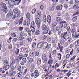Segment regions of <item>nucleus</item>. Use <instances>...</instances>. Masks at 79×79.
<instances>
[{"label": "nucleus", "instance_id": "f257e3e1", "mask_svg": "<svg viewBox=\"0 0 79 79\" xmlns=\"http://www.w3.org/2000/svg\"><path fill=\"white\" fill-rule=\"evenodd\" d=\"M35 23L37 25V27L38 29H39L40 27V25L41 23H42V20L38 18H36L35 19Z\"/></svg>", "mask_w": 79, "mask_h": 79}, {"label": "nucleus", "instance_id": "f03ea898", "mask_svg": "<svg viewBox=\"0 0 79 79\" xmlns=\"http://www.w3.org/2000/svg\"><path fill=\"white\" fill-rule=\"evenodd\" d=\"M1 6L2 8V10L3 12H5V13H6L8 12V9L6 5L3 2L1 3Z\"/></svg>", "mask_w": 79, "mask_h": 79}, {"label": "nucleus", "instance_id": "7ed1b4c3", "mask_svg": "<svg viewBox=\"0 0 79 79\" xmlns=\"http://www.w3.org/2000/svg\"><path fill=\"white\" fill-rule=\"evenodd\" d=\"M30 16H31V14L29 13H27L26 18H28V19L27 20V26H29L30 25V23L31 22V19H30Z\"/></svg>", "mask_w": 79, "mask_h": 79}, {"label": "nucleus", "instance_id": "20e7f679", "mask_svg": "<svg viewBox=\"0 0 79 79\" xmlns=\"http://www.w3.org/2000/svg\"><path fill=\"white\" fill-rule=\"evenodd\" d=\"M46 44V43H45L44 42H41L38 44L37 47L38 48H42V47H44V45H45Z\"/></svg>", "mask_w": 79, "mask_h": 79}, {"label": "nucleus", "instance_id": "39448f33", "mask_svg": "<svg viewBox=\"0 0 79 79\" xmlns=\"http://www.w3.org/2000/svg\"><path fill=\"white\" fill-rule=\"evenodd\" d=\"M62 38L64 39L65 40H68V39H69V35L68 34V31L64 33Z\"/></svg>", "mask_w": 79, "mask_h": 79}, {"label": "nucleus", "instance_id": "423d86ee", "mask_svg": "<svg viewBox=\"0 0 79 79\" xmlns=\"http://www.w3.org/2000/svg\"><path fill=\"white\" fill-rule=\"evenodd\" d=\"M23 21V17H22L20 19V21L18 19L16 20L15 21V23L16 24H19V25H21V24H22Z\"/></svg>", "mask_w": 79, "mask_h": 79}, {"label": "nucleus", "instance_id": "0eeeda50", "mask_svg": "<svg viewBox=\"0 0 79 79\" xmlns=\"http://www.w3.org/2000/svg\"><path fill=\"white\" fill-rule=\"evenodd\" d=\"M56 49L57 50H58V51H59L60 52H62V51H63V47L61 46L60 44H58V47L56 48Z\"/></svg>", "mask_w": 79, "mask_h": 79}, {"label": "nucleus", "instance_id": "6e6552de", "mask_svg": "<svg viewBox=\"0 0 79 79\" xmlns=\"http://www.w3.org/2000/svg\"><path fill=\"white\" fill-rule=\"evenodd\" d=\"M66 22L65 21H61L59 24V27L60 29H62L63 26V24H66Z\"/></svg>", "mask_w": 79, "mask_h": 79}, {"label": "nucleus", "instance_id": "1a4fd4ad", "mask_svg": "<svg viewBox=\"0 0 79 79\" xmlns=\"http://www.w3.org/2000/svg\"><path fill=\"white\" fill-rule=\"evenodd\" d=\"M27 60H28L27 63L28 64H31L32 63L34 62L33 59L30 57H27Z\"/></svg>", "mask_w": 79, "mask_h": 79}, {"label": "nucleus", "instance_id": "9d476101", "mask_svg": "<svg viewBox=\"0 0 79 79\" xmlns=\"http://www.w3.org/2000/svg\"><path fill=\"white\" fill-rule=\"evenodd\" d=\"M54 57H55L52 56L51 57L49 58L51 59H50L48 61V64H53L54 61L53 59H54Z\"/></svg>", "mask_w": 79, "mask_h": 79}, {"label": "nucleus", "instance_id": "9b49d317", "mask_svg": "<svg viewBox=\"0 0 79 79\" xmlns=\"http://www.w3.org/2000/svg\"><path fill=\"white\" fill-rule=\"evenodd\" d=\"M15 2L13 0H9L8 1V3L9 5H11L12 6H14L15 4Z\"/></svg>", "mask_w": 79, "mask_h": 79}, {"label": "nucleus", "instance_id": "f8f14e48", "mask_svg": "<svg viewBox=\"0 0 79 79\" xmlns=\"http://www.w3.org/2000/svg\"><path fill=\"white\" fill-rule=\"evenodd\" d=\"M20 37L19 38V40H20V41L21 40H24V36H23V34L22 33H20Z\"/></svg>", "mask_w": 79, "mask_h": 79}, {"label": "nucleus", "instance_id": "ddd939ff", "mask_svg": "<svg viewBox=\"0 0 79 79\" xmlns=\"http://www.w3.org/2000/svg\"><path fill=\"white\" fill-rule=\"evenodd\" d=\"M49 29V27L48 26H47L46 29L44 30V31L43 32L44 34H48V31Z\"/></svg>", "mask_w": 79, "mask_h": 79}, {"label": "nucleus", "instance_id": "4468645a", "mask_svg": "<svg viewBox=\"0 0 79 79\" xmlns=\"http://www.w3.org/2000/svg\"><path fill=\"white\" fill-rule=\"evenodd\" d=\"M56 53V50H54L50 54L49 58L53 57L54 56L53 55H55V54Z\"/></svg>", "mask_w": 79, "mask_h": 79}, {"label": "nucleus", "instance_id": "2eb2a0df", "mask_svg": "<svg viewBox=\"0 0 79 79\" xmlns=\"http://www.w3.org/2000/svg\"><path fill=\"white\" fill-rule=\"evenodd\" d=\"M44 43H46V44L44 45V47H45L44 49H49L50 48V44H48V43L46 42H44Z\"/></svg>", "mask_w": 79, "mask_h": 79}, {"label": "nucleus", "instance_id": "dca6fc26", "mask_svg": "<svg viewBox=\"0 0 79 79\" xmlns=\"http://www.w3.org/2000/svg\"><path fill=\"white\" fill-rule=\"evenodd\" d=\"M34 73L35 74L34 77L35 78H37L39 76V72H38V70H36L35 71Z\"/></svg>", "mask_w": 79, "mask_h": 79}, {"label": "nucleus", "instance_id": "f3484780", "mask_svg": "<svg viewBox=\"0 0 79 79\" xmlns=\"http://www.w3.org/2000/svg\"><path fill=\"white\" fill-rule=\"evenodd\" d=\"M47 20L48 23H50L51 22V17L50 15H48L47 17Z\"/></svg>", "mask_w": 79, "mask_h": 79}, {"label": "nucleus", "instance_id": "a211bd4d", "mask_svg": "<svg viewBox=\"0 0 79 79\" xmlns=\"http://www.w3.org/2000/svg\"><path fill=\"white\" fill-rule=\"evenodd\" d=\"M12 17L13 16V12L11 11L9 13H8L7 15V18H10V17Z\"/></svg>", "mask_w": 79, "mask_h": 79}, {"label": "nucleus", "instance_id": "6ab92c4d", "mask_svg": "<svg viewBox=\"0 0 79 79\" xmlns=\"http://www.w3.org/2000/svg\"><path fill=\"white\" fill-rule=\"evenodd\" d=\"M56 21L58 23H60L61 21H62V19H61V18L60 17L56 18Z\"/></svg>", "mask_w": 79, "mask_h": 79}, {"label": "nucleus", "instance_id": "aec40b11", "mask_svg": "<svg viewBox=\"0 0 79 79\" xmlns=\"http://www.w3.org/2000/svg\"><path fill=\"white\" fill-rule=\"evenodd\" d=\"M47 29V26L45 24H43L42 26V31H44Z\"/></svg>", "mask_w": 79, "mask_h": 79}, {"label": "nucleus", "instance_id": "412c9836", "mask_svg": "<svg viewBox=\"0 0 79 79\" xmlns=\"http://www.w3.org/2000/svg\"><path fill=\"white\" fill-rule=\"evenodd\" d=\"M5 66H5L3 68L4 69V70H8V69H9V68H10V66L8 65H6Z\"/></svg>", "mask_w": 79, "mask_h": 79}, {"label": "nucleus", "instance_id": "4be33fe9", "mask_svg": "<svg viewBox=\"0 0 79 79\" xmlns=\"http://www.w3.org/2000/svg\"><path fill=\"white\" fill-rule=\"evenodd\" d=\"M13 73L14 71L13 70H10L9 71L10 76H13Z\"/></svg>", "mask_w": 79, "mask_h": 79}, {"label": "nucleus", "instance_id": "5701e85b", "mask_svg": "<svg viewBox=\"0 0 79 79\" xmlns=\"http://www.w3.org/2000/svg\"><path fill=\"white\" fill-rule=\"evenodd\" d=\"M31 29L32 33H34V32H35V27H31Z\"/></svg>", "mask_w": 79, "mask_h": 79}, {"label": "nucleus", "instance_id": "b1692460", "mask_svg": "<svg viewBox=\"0 0 79 79\" xmlns=\"http://www.w3.org/2000/svg\"><path fill=\"white\" fill-rule=\"evenodd\" d=\"M72 36L73 37H74L75 38H77V34H76V33H72Z\"/></svg>", "mask_w": 79, "mask_h": 79}, {"label": "nucleus", "instance_id": "393cba45", "mask_svg": "<svg viewBox=\"0 0 79 79\" xmlns=\"http://www.w3.org/2000/svg\"><path fill=\"white\" fill-rule=\"evenodd\" d=\"M37 16L38 17L41 16L42 14H41V11H40L39 10L37 12Z\"/></svg>", "mask_w": 79, "mask_h": 79}, {"label": "nucleus", "instance_id": "a878e982", "mask_svg": "<svg viewBox=\"0 0 79 79\" xmlns=\"http://www.w3.org/2000/svg\"><path fill=\"white\" fill-rule=\"evenodd\" d=\"M77 17H74L72 18V21L73 22H75V21L77 20Z\"/></svg>", "mask_w": 79, "mask_h": 79}, {"label": "nucleus", "instance_id": "bb28decb", "mask_svg": "<svg viewBox=\"0 0 79 79\" xmlns=\"http://www.w3.org/2000/svg\"><path fill=\"white\" fill-rule=\"evenodd\" d=\"M13 11L15 14H17V13H18V12L20 11H18L17 9H14Z\"/></svg>", "mask_w": 79, "mask_h": 79}, {"label": "nucleus", "instance_id": "cd10ccee", "mask_svg": "<svg viewBox=\"0 0 79 79\" xmlns=\"http://www.w3.org/2000/svg\"><path fill=\"white\" fill-rule=\"evenodd\" d=\"M9 63V61L7 60H5L4 61V64L5 66L6 65H7Z\"/></svg>", "mask_w": 79, "mask_h": 79}, {"label": "nucleus", "instance_id": "c85d7f7f", "mask_svg": "<svg viewBox=\"0 0 79 79\" xmlns=\"http://www.w3.org/2000/svg\"><path fill=\"white\" fill-rule=\"evenodd\" d=\"M37 63L39 65H40L41 64V59H40V58L38 59L37 61Z\"/></svg>", "mask_w": 79, "mask_h": 79}, {"label": "nucleus", "instance_id": "c756f323", "mask_svg": "<svg viewBox=\"0 0 79 79\" xmlns=\"http://www.w3.org/2000/svg\"><path fill=\"white\" fill-rule=\"evenodd\" d=\"M31 27H35V23H34V22L32 21V22H31Z\"/></svg>", "mask_w": 79, "mask_h": 79}, {"label": "nucleus", "instance_id": "7c9ffc66", "mask_svg": "<svg viewBox=\"0 0 79 79\" xmlns=\"http://www.w3.org/2000/svg\"><path fill=\"white\" fill-rule=\"evenodd\" d=\"M15 61L14 59H12V63L10 64V66H12L14 64Z\"/></svg>", "mask_w": 79, "mask_h": 79}, {"label": "nucleus", "instance_id": "2f4dec72", "mask_svg": "<svg viewBox=\"0 0 79 79\" xmlns=\"http://www.w3.org/2000/svg\"><path fill=\"white\" fill-rule=\"evenodd\" d=\"M47 36L44 35L42 37L41 39L43 40H46V38H47Z\"/></svg>", "mask_w": 79, "mask_h": 79}, {"label": "nucleus", "instance_id": "473e14b6", "mask_svg": "<svg viewBox=\"0 0 79 79\" xmlns=\"http://www.w3.org/2000/svg\"><path fill=\"white\" fill-rule=\"evenodd\" d=\"M71 71H69L68 73H67V75L68 76V77H69V76L71 75Z\"/></svg>", "mask_w": 79, "mask_h": 79}, {"label": "nucleus", "instance_id": "72a5a7b5", "mask_svg": "<svg viewBox=\"0 0 79 79\" xmlns=\"http://www.w3.org/2000/svg\"><path fill=\"white\" fill-rule=\"evenodd\" d=\"M31 69H32L33 70H34L35 69V65H32L31 66Z\"/></svg>", "mask_w": 79, "mask_h": 79}, {"label": "nucleus", "instance_id": "f704fd0d", "mask_svg": "<svg viewBox=\"0 0 79 79\" xmlns=\"http://www.w3.org/2000/svg\"><path fill=\"white\" fill-rule=\"evenodd\" d=\"M72 33H74L76 32V28H73L71 31Z\"/></svg>", "mask_w": 79, "mask_h": 79}, {"label": "nucleus", "instance_id": "c9c22d12", "mask_svg": "<svg viewBox=\"0 0 79 79\" xmlns=\"http://www.w3.org/2000/svg\"><path fill=\"white\" fill-rule=\"evenodd\" d=\"M20 33H22L23 34V35L24 37H27V34L26 33H24L22 31Z\"/></svg>", "mask_w": 79, "mask_h": 79}, {"label": "nucleus", "instance_id": "e433bc0d", "mask_svg": "<svg viewBox=\"0 0 79 79\" xmlns=\"http://www.w3.org/2000/svg\"><path fill=\"white\" fill-rule=\"evenodd\" d=\"M35 46H36V43H35V42H34L32 44V47H33V48H34V47H35Z\"/></svg>", "mask_w": 79, "mask_h": 79}, {"label": "nucleus", "instance_id": "4c0bfd02", "mask_svg": "<svg viewBox=\"0 0 79 79\" xmlns=\"http://www.w3.org/2000/svg\"><path fill=\"white\" fill-rule=\"evenodd\" d=\"M11 36L13 37H16V34L15 33H12Z\"/></svg>", "mask_w": 79, "mask_h": 79}, {"label": "nucleus", "instance_id": "58836bf2", "mask_svg": "<svg viewBox=\"0 0 79 79\" xmlns=\"http://www.w3.org/2000/svg\"><path fill=\"white\" fill-rule=\"evenodd\" d=\"M20 15H21V12L20 11H19L17 15V18H19V16H20Z\"/></svg>", "mask_w": 79, "mask_h": 79}, {"label": "nucleus", "instance_id": "ea45409f", "mask_svg": "<svg viewBox=\"0 0 79 79\" xmlns=\"http://www.w3.org/2000/svg\"><path fill=\"white\" fill-rule=\"evenodd\" d=\"M27 40H28V42L31 43L32 42V38H29L27 39Z\"/></svg>", "mask_w": 79, "mask_h": 79}, {"label": "nucleus", "instance_id": "a19ab883", "mask_svg": "<svg viewBox=\"0 0 79 79\" xmlns=\"http://www.w3.org/2000/svg\"><path fill=\"white\" fill-rule=\"evenodd\" d=\"M70 52V49H69V48H67L66 50V53H69Z\"/></svg>", "mask_w": 79, "mask_h": 79}, {"label": "nucleus", "instance_id": "79ce46f5", "mask_svg": "<svg viewBox=\"0 0 79 79\" xmlns=\"http://www.w3.org/2000/svg\"><path fill=\"white\" fill-rule=\"evenodd\" d=\"M40 31H39V30H37L36 31L35 34L36 35H39V34H40Z\"/></svg>", "mask_w": 79, "mask_h": 79}, {"label": "nucleus", "instance_id": "37998d69", "mask_svg": "<svg viewBox=\"0 0 79 79\" xmlns=\"http://www.w3.org/2000/svg\"><path fill=\"white\" fill-rule=\"evenodd\" d=\"M15 53L16 55H19V49H16L15 50Z\"/></svg>", "mask_w": 79, "mask_h": 79}, {"label": "nucleus", "instance_id": "c03bdc74", "mask_svg": "<svg viewBox=\"0 0 79 79\" xmlns=\"http://www.w3.org/2000/svg\"><path fill=\"white\" fill-rule=\"evenodd\" d=\"M57 25V23L56 22H54L52 24V27H55Z\"/></svg>", "mask_w": 79, "mask_h": 79}, {"label": "nucleus", "instance_id": "a18cd8bd", "mask_svg": "<svg viewBox=\"0 0 79 79\" xmlns=\"http://www.w3.org/2000/svg\"><path fill=\"white\" fill-rule=\"evenodd\" d=\"M18 74L20 75V76H22L23 74V71H20L18 73Z\"/></svg>", "mask_w": 79, "mask_h": 79}, {"label": "nucleus", "instance_id": "49530a36", "mask_svg": "<svg viewBox=\"0 0 79 79\" xmlns=\"http://www.w3.org/2000/svg\"><path fill=\"white\" fill-rule=\"evenodd\" d=\"M39 55V52L38 51L36 52L35 54V56H38Z\"/></svg>", "mask_w": 79, "mask_h": 79}, {"label": "nucleus", "instance_id": "de8ad7c7", "mask_svg": "<svg viewBox=\"0 0 79 79\" xmlns=\"http://www.w3.org/2000/svg\"><path fill=\"white\" fill-rule=\"evenodd\" d=\"M76 57V56H73V57L70 59L71 61H73V60H74L75 59Z\"/></svg>", "mask_w": 79, "mask_h": 79}, {"label": "nucleus", "instance_id": "09e8293b", "mask_svg": "<svg viewBox=\"0 0 79 79\" xmlns=\"http://www.w3.org/2000/svg\"><path fill=\"white\" fill-rule=\"evenodd\" d=\"M30 55L31 57L34 56V54L33 52H31L30 53Z\"/></svg>", "mask_w": 79, "mask_h": 79}, {"label": "nucleus", "instance_id": "8fccbe9b", "mask_svg": "<svg viewBox=\"0 0 79 79\" xmlns=\"http://www.w3.org/2000/svg\"><path fill=\"white\" fill-rule=\"evenodd\" d=\"M36 12V9H34L32 10V14H34Z\"/></svg>", "mask_w": 79, "mask_h": 79}, {"label": "nucleus", "instance_id": "3c124183", "mask_svg": "<svg viewBox=\"0 0 79 79\" xmlns=\"http://www.w3.org/2000/svg\"><path fill=\"white\" fill-rule=\"evenodd\" d=\"M46 58V55L45 54H43L42 55V59H44L45 58Z\"/></svg>", "mask_w": 79, "mask_h": 79}, {"label": "nucleus", "instance_id": "603ef678", "mask_svg": "<svg viewBox=\"0 0 79 79\" xmlns=\"http://www.w3.org/2000/svg\"><path fill=\"white\" fill-rule=\"evenodd\" d=\"M59 57V60H61V54L60 53H59L58 55Z\"/></svg>", "mask_w": 79, "mask_h": 79}, {"label": "nucleus", "instance_id": "864d4df0", "mask_svg": "<svg viewBox=\"0 0 79 79\" xmlns=\"http://www.w3.org/2000/svg\"><path fill=\"white\" fill-rule=\"evenodd\" d=\"M26 48H24L23 47H22L20 49V50L21 52H23L24 50H25Z\"/></svg>", "mask_w": 79, "mask_h": 79}, {"label": "nucleus", "instance_id": "5fc2aeb1", "mask_svg": "<svg viewBox=\"0 0 79 79\" xmlns=\"http://www.w3.org/2000/svg\"><path fill=\"white\" fill-rule=\"evenodd\" d=\"M23 26H26L27 24V22H26V20H25L23 23Z\"/></svg>", "mask_w": 79, "mask_h": 79}, {"label": "nucleus", "instance_id": "6e6d98bb", "mask_svg": "<svg viewBox=\"0 0 79 79\" xmlns=\"http://www.w3.org/2000/svg\"><path fill=\"white\" fill-rule=\"evenodd\" d=\"M79 15V12H76L75 14H74L73 15V16H76V15Z\"/></svg>", "mask_w": 79, "mask_h": 79}, {"label": "nucleus", "instance_id": "4d7b16f0", "mask_svg": "<svg viewBox=\"0 0 79 79\" xmlns=\"http://www.w3.org/2000/svg\"><path fill=\"white\" fill-rule=\"evenodd\" d=\"M44 22H46V21H47V19L46 18V16H44Z\"/></svg>", "mask_w": 79, "mask_h": 79}, {"label": "nucleus", "instance_id": "13d9d810", "mask_svg": "<svg viewBox=\"0 0 79 79\" xmlns=\"http://www.w3.org/2000/svg\"><path fill=\"white\" fill-rule=\"evenodd\" d=\"M54 9H55V8L54 7H52L49 8V10L51 11H52L54 10Z\"/></svg>", "mask_w": 79, "mask_h": 79}, {"label": "nucleus", "instance_id": "bf43d9fd", "mask_svg": "<svg viewBox=\"0 0 79 79\" xmlns=\"http://www.w3.org/2000/svg\"><path fill=\"white\" fill-rule=\"evenodd\" d=\"M28 32L29 36H31V35H32V33L31 32V30H29Z\"/></svg>", "mask_w": 79, "mask_h": 79}, {"label": "nucleus", "instance_id": "052dcab7", "mask_svg": "<svg viewBox=\"0 0 79 79\" xmlns=\"http://www.w3.org/2000/svg\"><path fill=\"white\" fill-rule=\"evenodd\" d=\"M47 68V66L46 65H44L43 66V68L44 69H45Z\"/></svg>", "mask_w": 79, "mask_h": 79}, {"label": "nucleus", "instance_id": "680f3d73", "mask_svg": "<svg viewBox=\"0 0 79 79\" xmlns=\"http://www.w3.org/2000/svg\"><path fill=\"white\" fill-rule=\"evenodd\" d=\"M64 6L66 8V9H68V5L67 4H64Z\"/></svg>", "mask_w": 79, "mask_h": 79}, {"label": "nucleus", "instance_id": "e2e57ef3", "mask_svg": "<svg viewBox=\"0 0 79 79\" xmlns=\"http://www.w3.org/2000/svg\"><path fill=\"white\" fill-rule=\"evenodd\" d=\"M13 40L14 42H16L17 41H18V39L16 38H14Z\"/></svg>", "mask_w": 79, "mask_h": 79}, {"label": "nucleus", "instance_id": "0e129e2a", "mask_svg": "<svg viewBox=\"0 0 79 79\" xmlns=\"http://www.w3.org/2000/svg\"><path fill=\"white\" fill-rule=\"evenodd\" d=\"M16 18V15L15 14L13 15L12 19H15V18Z\"/></svg>", "mask_w": 79, "mask_h": 79}, {"label": "nucleus", "instance_id": "69168bd1", "mask_svg": "<svg viewBox=\"0 0 79 79\" xmlns=\"http://www.w3.org/2000/svg\"><path fill=\"white\" fill-rule=\"evenodd\" d=\"M23 29H24V28L23 27H20L19 28V31H22L23 30Z\"/></svg>", "mask_w": 79, "mask_h": 79}, {"label": "nucleus", "instance_id": "338daca9", "mask_svg": "<svg viewBox=\"0 0 79 79\" xmlns=\"http://www.w3.org/2000/svg\"><path fill=\"white\" fill-rule=\"evenodd\" d=\"M18 71H21V67H19L17 69Z\"/></svg>", "mask_w": 79, "mask_h": 79}, {"label": "nucleus", "instance_id": "774afa93", "mask_svg": "<svg viewBox=\"0 0 79 79\" xmlns=\"http://www.w3.org/2000/svg\"><path fill=\"white\" fill-rule=\"evenodd\" d=\"M66 29L67 31L69 32L70 31V27H68L66 28Z\"/></svg>", "mask_w": 79, "mask_h": 79}]
</instances>
